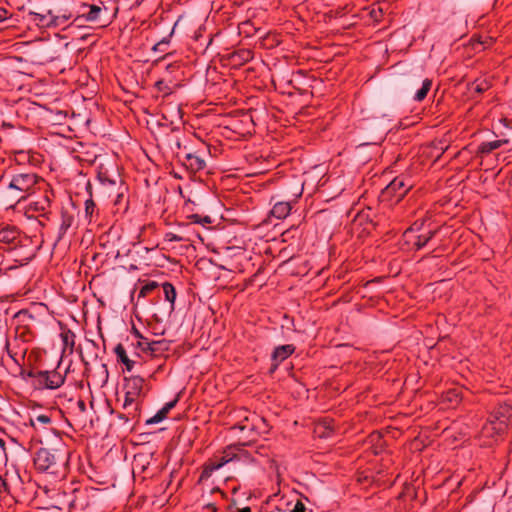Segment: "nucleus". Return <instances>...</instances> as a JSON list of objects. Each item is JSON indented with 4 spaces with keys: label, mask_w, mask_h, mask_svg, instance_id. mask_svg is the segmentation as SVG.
Returning a JSON list of instances; mask_svg holds the SVG:
<instances>
[{
    "label": "nucleus",
    "mask_w": 512,
    "mask_h": 512,
    "mask_svg": "<svg viewBox=\"0 0 512 512\" xmlns=\"http://www.w3.org/2000/svg\"><path fill=\"white\" fill-rule=\"evenodd\" d=\"M442 401L449 407L455 408L462 401V390L460 388L449 389L442 393Z\"/></svg>",
    "instance_id": "22"
},
{
    "label": "nucleus",
    "mask_w": 512,
    "mask_h": 512,
    "mask_svg": "<svg viewBox=\"0 0 512 512\" xmlns=\"http://www.w3.org/2000/svg\"><path fill=\"white\" fill-rule=\"evenodd\" d=\"M8 11L5 8L0 7V22L8 18Z\"/></svg>",
    "instance_id": "54"
},
{
    "label": "nucleus",
    "mask_w": 512,
    "mask_h": 512,
    "mask_svg": "<svg viewBox=\"0 0 512 512\" xmlns=\"http://www.w3.org/2000/svg\"><path fill=\"white\" fill-rule=\"evenodd\" d=\"M38 191L42 192V195H40L38 199L30 202L29 209L39 212L42 216H45L49 212L51 203L55 197L54 191L47 182L46 187L39 186L37 188V192Z\"/></svg>",
    "instance_id": "12"
},
{
    "label": "nucleus",
    "mask_w": 512,
    "mask_h": 512,
    "mask_svg": "<svg viewBox=\"0 0 512 512\" xmlns=\"http://www.w3.org/2000/svg\"><path fill=\"white\" fill-rule=\"evenodd\" d=\"M228 462L229 459H222L221 457L209 459L203 466L199 481L208 479L215 470L220 469Z\"/></svg>",
    "instance_id": "20"
},
{
    "label": "nucleus",
    "mask_w": 512,
    "mask_h": 512,
    "mask_svg": "<svg viewBox=\"0 0 512 512\" xmlns=\"http://www.w3.org/2000/svg\"><path fill=\"white\" fill-rule=\"evenodd\" d=\"M224 59L227 61V65L238 68L253 59V52L247 48H239L227 53Z\"/></svg>",
    "instance_id": "14"
},
{
    "label": "nucleus",
    "mask_w": 512,
    "mask_h": 512,
    "mask_svg": "<svg viewBox=\"0 0 512 512\" xmlns=\"http://www.w3.org/2000/svg\"><path fill=\"white\" fill-rule=\"evenodd\" d=\"M36 420L42 424H50L51 423V417L46 414H41L36 417Z\"/></svg>",
    "instance_id": "49"
},
{
    "label": "nucleus",
    "mask_w": 512,
    "mask_h": 512,
    "mask_svg": "<svg viewBox=\"0 0 512 512\" xmlns=\"http://www.w3.org/2000/svg\"><path fill=\"white\" fill-rule=\"evenodd\" d=\"M143 403L144 402H140V401H136V400H131V401H129V403H127L126 398H124L122 408L134 420V424H131L130 430H133L135 425L140 422Z\"/></svg>",
    "instance_id": "19"
},
{
    "label": "nucleus",
    "mask_w": 512,
    "mask_h": 512,
    "mask_svg": "<svg viewBox=\"0 0 512 512\" xmlns=\"http://www.w3.org/2000/svg\"><path fill=\"white\" fill-rule=\"evenodd\" d=\"M79 211L73 202L68 206H62L60 211V226L57 234V240H61L70 230L77 229L76 217Z\"/></svg>",
    "instance_id": "11"
},
{
    "label": "nucleus",
    "mask_w": 512,
    "mask_h": 512,
    "mask_svg": "<svg viewBox=\"0 0 512 512\" xmlns=\"http://www.w3.org/2000/svg\"><path fill=\"white\" fill-rule=\"evenodd\" d=\"M165 300L170 303L171 310H174V304L177 296L176 289L171 282H164L162 284Z\"/></svg>",
    "instance_id": "30"
},
{
    "label": "nucleus",
    "mask_w": 512,
    "mask_h": 512,
    "mask_svg": "<svg viewBox=\"0 0 512 512\" xmlns=\"http://www.w3.org/2000/svg\"><path fill=\"white\" fill-rule=\"evenodd\" d=\"M433 147L435 149L439 150L441 152L440 154H442L447 150L448 144H447L446 140H439V141L433 142Z\"/></svg>",
    "instance_id": "46"
},
{
    "label": "nucleus",
    "mask_w": 512,
    "mask_h": 512,
    "mask_svg": "<svg viewBox=\"0 0 512 512\" xmlns=\"http://www.w3.org/2000/svg\"><path fill=\"white\" fill-rule=\"evenodd\" d=\"M311 78L303 70L294 72L288 80V85L298 91L300 94H306L311 91Z\"/></svg>",
    "instance_id": "17"
},
{
    "label": "nucleus",
    "mask_w": 512,
    "mask_h": 512,
    "mask_svg": "<svg viewBox=\"0 0 512 512\" xmlns=\"http://www.w3.org/2000/svg\"><path fill=\"white\" fill-rule=\"evenodd\" d=\"M39 371L40 370H35V369H29V370L22 369L20 372V375H21L22 379H24V380L31 378V379H33V382H37V380H38L37 372H39Z\"/></svg>",
    "instance_id": "40"
},
{
    "label": "nucleus",
    "mask_w": 512,
    "mask_h": 512,
    "mask_svg": "<svg viewBox=\"0 0 512 512\" xmlns=\"http://www.w3.org/2000/svg\"><path fill=\"white\" fill-rule=\"evenodd\" d=\"M111 414H114L118 420L122 422V424L126 427H131L129 425L130 423L134 424V420L131 418V416L128 415L126 412H117L113 409H111Z\"/></svg>",
    "instance_id": "38"
},
{
    "label": "nucleus",
    "mask_w": 512,
    "mask_h": 512,
    "mask_svg": "<svg viewBox=\"0 0 512 512\" xmlns=\"http://www.w3.org/2000/svg\"><path fill=\"white\" fill-rule=\"evenodd\" d=\"M295 349L296 347L293 344H286L275 347L271 354V366L269 373L273 374L279 365L295 352Z\"/></svg>",
    "instance_id": "13"
},
{
    "label": "nucleus",
    "mask_w": 512,
    "mask_h": 512,
    "mask_svg": "<svg viewBox=\"0 0 512 512\" xmlns=\"http://www.w3.org/2000/svg\"><path fill=\"white\" fill-rule=\"evenodd\" d=\"M114 353L116 355L118 363L122 364L124 361H126L129 358L128 355H127L126 349H125V347L123 346L122 343H118L115 346Z\"/></svg>",
    "instance_id": "37"
},
{
    "label": "nucleus",
    "mask_w": 512,
    "mask_h": 512,
    "mask_svg": "<svg viewBox=\"0 0 512 512\" xmlns=\"http://www.w3.org/2000/svg\"><path fill=\"white\" fill-rule=\"evenodd\" d=\"M171 343L172 341L167 339H149L147 342H136L134 347L150 358H161L166 357V353L170 350Z\"/></svg>",
    "instance_id": "10"
},
{
    "label": "nucleus",
    "mask_w": 512,
    "mask_h": 512,
    "mask_svg": "<svg viewBox=\"0 0 512 512\" xmlns=\"http://www.w3.org/2000/svg\"><path fill=\"white\" fill-rule=\"evenodd\" d=\"M200 36H201V35H200V29H199V30L195 33V36H194L195 40H196V41H199Z\"/></svg>",
    "instance_id": "61"
},
{
    "label": "nucleus",
    "mask_w": 512,
    "mask_h": 512,
    "mask_svg": "<svg viewBox=\"0 0 512 512\" xmlns=\"http://www.w3.org/2000/svg\"><path fill=\"white\" fill-rule=\"evenodd\" d=\"M306 507L301 501H297L294 509L291 512H305Z\"/></svg>",
    "instance_id": "51"
},
{
    "label": "nucleus",
    "mask_w": 512,
    "mask_h": 512,
    "mask_svg": "<svg viewBox=\"0 0 512 512\" xmlns=\"http://www.w3.org/2000/svg\"><path fill=\"white\" fill-rule=\"evenodd\" d=\"M70 454L69 448L64 443L53 448L42 447L35 452L33 464L40 473L64 478L68 473Z\"/></svg>",
    "instance_id": "2"
},
{
    "label": "nucleus",
    "mask_w": 512,
    "mask_h": 512,
    "mask_svg": "<svg viewBox=\"0 0 512 512\" xmlns=\"http://www.w3.org/2000/svg\"><path fill=\"white\" fill-rule=\"evenodd\" d=\"M0 340L1 342L4 344V348L6 349L7 351V354L9 355L10 358L13 359V361L15 363H18V359H17V355L18 353L17 352H14L11 348H10V343H9V340H8V337H7V334L4 333L2 335H0Z\"/></svg>",
    "instance_id": "36"
},
{
    "label": "nucleus",
    "mask_w": 512,
    "mask_h": 512,
    "mask_svg": "<svg viewBox=\"0 0 512 512\" xmlns=\"http://www.w3.org/2000/svg\"><path fill=\"white\" fill-rule=\"evenodd\" d=\"M77 405H78L79 409H80L82 412H84V411L86 410V404H85L84 400H79V401L77 402Z\"/></svg>",
    "instance_id": "58"
},
{
    "label": "nucleus",
    "mask_w": 512,
    "mask_h": 512,
    "mask_svg": "<svg viewBox=\"0 0 512 512\" xmlns=\"http://www.w3.org/2000/svg\"><path fill=\"white\" fill-rule=\"evenodd\" d=\"M73 17V14L67 10V9H60L55 8L52 12V26L53 27H60L66 25L68 20H70Z\"/></svg>",
    "instance_id": "23"
},
{
    "label": "nucleus",
    "mask_w": 512,
    "mask_h": 512,
    "mask_svg": "<svg viewBox=\"0 0 512 512\" xmlns=\"http://www.w3.org/2000/svg\"><path fill=\"white\" fill-rule=\"evenodd\" d=\"M208 37H209V39H208V43H207V45H206L205 49H207V48L211 45V43H212V41H213V39H212L211 35H209Z\"/></svg>",
    "instance_id": "62"
},
{
    "label": "nucleus",
    "mask_w": 512,
    "mask_h": 512,
    "mask_svg": "<svg viewBox=\"0 0 512 512\" xmlns=\"http://www.w3.org/2000/svg\"><path fill=\"white\" fill-rule=\"evenodd\" d=\"M123 365H125V368L127 371H132V369L134 368V365H135V361L134 360H131L130 358H128L126 361H124L122 363Z\"/></svg>",
    "instance_id": "52"
},
{
    "label": "nucleus",
    "mask_w": 512,
    "mask_h": 512,
    "mask_svg": "<svg viewBox=\"0 0 512 512\" xmlns=\"http://www.w3.org/2000/svg\"><path fill=\"white\" fill-rule=\"evenodd\" d=\"M83 7L88 8L89 10L74 18L72 23L77 26H81L83 21H87L97 24L99 27H106L112 22L113 17L118 11V8L116 7L115 12L111 13L107 7L95 4H83Z\"/></svg>",
    "instance_id": "6"
},
{
    "label": "nucleus",
    "mask_w": 512,
    "mask_h": 512,
    "mask_svg": "<svg viewBox=\"0 0 512 512\" xmlns=\"http://www.w3.org/2000/svg\"><path fill=\"white\" fill-rule=\"evenodd\" d=\"M205 509L210 510L211 512H218V509L214 503L205 505Z\"/></svg>",
    "instance_id": "56"
},
{
    "label": "nucleus",
    "mask_w": 512,
    "mask_h": 512,
    "mask_svg": "<svg viewBox=\"0 0 512 512\" xmlns=\"http://www.w3.org/2000/svg\"><path fill=\"white\" fill-rule=\"evenodd\" d=\"M369 16L374 22H380L383 18L382 8L380 6L372 7Z\"/></svg>",
    "instance_id": "42"
},
{
    "label": "nucleus",
    "mask_w": 512,
    "mask_h": 512,
    "mask_svg": "<svg viewBox=\"0 0 512 512\" xmlns=\"http://www.w3.org/2000/svg\"><path fill=\"white\" fill-rule=\"evenodd\" d=\"M251 429L257 430L258 434H267L270 431V425L264 417L255 416Z\"/></svg>",
    "instance_id": "31"
},
{
    "label": "nucleus",
    "mask_w": 512,
    "mask_h": 512,
    "mask_svg": "<svg viewBox=\"0 0 512 512\" xmlns=\"http://www.w3.org/2000/svg\"><path fill=\"white\" fill-rule=\"evenodd\" d=\"M279 43V40L275 33L268 32L263 36H260V45L265 49H272Z\"/></svg>",
    "instance_id": "33"
},
{
    "label": "nucleus",
    "mask_w": 512,
    "mask_h": 512,
    "mask_svg": "<svg viewBox=\"0 0 512 512\" xmlns=\"http://www.w3.org/2000/svg\"><path fill=\"white\" fill-rule=\"evenodd\" d=\"M86 192L101 201L111 199L117 213H125L129 208L128 186L117 169L99 165L95 181L86 184Z\"/></svg>",
    "instance_id": "1"
},
{
    "label": "nucleus",
    "mask_w": 512,
    "mask_h": 512,
    "mask_svg": "<svg viewBox=\"0 0 512 512\" xmlns=\"http://www.w3.org/2000/svg\"><path fill=\"white\" fill-rule=\"evenodd\" d=\"M512 417V406L506 402L499 403L490 415L489 425L484 426V431L492 430L493 434L501 435L508 427Z\"/></svg>",
    "instance_id": "7"
},
{
    "label": "nucleus",
    "mask_w": 512,
    "mask_h": 512,
    "mask_svg": "<svg viewBox=\"0 0 512 512\" xmlns=\"http://www.w3.org/2000/svg\"><path fill=\"white\" fill-rule=\"evenodd\" d=\"M382 140H383L382 137H378L375 140H372L370 142L361 143L358 146L360 147V146L370 145V144H372V145H379L382 142Z\"/></svg>",
    "instance_id": "53"
},
{
    "label": "nucleus",
    "mask_w": 512,
    "mask_h": 512,
    "mask_svg": "<svg viewBox=\"0 0 512 512\" xmlns=\"http://www.w3.org/2000/svg\"><path fill=\"white\" fill-rule=\"evenodd\" d=\"M236 446H229L226 450L223 452V456H221L222 459H229V462L233 461L237 458V454L232 452V449H234Z\"/></svg>",
    "instance_id": "45"
},
{
    "label": "nucleus",
    "mask_w": 512,
    "mask_h": 512,
    "mask_svg": "<svg viewBox=\"0 0 512 512\" xmlns=\"http://www.w3.org/2000/svg\"><path fill=\"white\" fill-rule=\"evenodd\" d=\"M39 186L46 187V181L34 172H19L11 175L7 189L17 203L28 199Z\"/></svg>",
    "instance_id": "3"
},
{
    "label": "nucleus",
    "mask_w": 512,
    "mask_h": 512,
    "mask_svg": "<svg viewBox=\"0 0 512 512\" xmlns=\"http://www.w3.org/2000/svg\"><path fill=\"white\" fill-rule=\"evenodd\" d=\"M412 187L413 183L409 177L399 175L381 191V202H386L390 206L396 205L407 195Z\"/></svg>",
    "instance_id": "5"
},
{
    "label": "nucleus",
    "mask_w": 512,
    "mask_h": 512,
    "mask_svg": "<svg viewBox=\"0 0 512 512\" xmlns=\"http://www.w3.org/2000/svg\"><path fill=\"white\" fill-rule=\"evenodd\" d=\"M292 209V202L291 201H279L274 204L272 207L270 214L271 216L277 218V219H284L286 218Z\"/></svg>",
    "instance_id": "24"
},
{
    "label": "nucleus",
    "mask_w": 512,
    "mask_h": 512,
    "mask_svg": "<svg viewBox=\"0 0 512 512\" xmlns=\"http://www.w3.org/2000/svg\"><path fill=\"white\" fill-rule=\"evenodd\" d=\"M500 140H505V143H503V146L507 148V150L512 149V128L507 127L506 133H501Z\"/></svg>",
    "instance_id": "39"
},
{
    "label": "nucleus",
    "mask_w": 512,
    "mask_h": 512,
    "mask_svg": "<svg viewBox=\"0 0 512 512\" xmlns=\"http://www.w3.org/2000/svg\"><path fill=\"white\" fill-rule=\"evenodd\" d=\"M431 87H432V80L426 78L425 80H423L421 88L416 91L413 99L418 102L423 101L426 98Z\"/></svg>",
    "instance_id": "32"
},
{
    "label": "nucleus",
    "mask_w": 512,
    "mask_h": 512,
    "mask_svg": "<svg viewBox=\"0 0 512 512\" xmlns=\"http://www.w3.org/2000/svg\"><path fill=\"white\" fill-rule=\"evenodd\" d=\"M21 314L26 315V314H29V312H28L27 310H21V311H19V312L17 313V316H19V315H21Z\"/></svg>",
    "instance_id": "63"
},
{
    "label": "nucleus",
    "mask_w": 512,
    "mask_h": 512,
    "mask_svg": "<svg viewBox=\"0 0 512 512\" xmlns=\"http://www.w3.org/2000/svg\"><path fill=\"white\" fill-rule=\"evenodd\" d=\"M95 196H90L85 201L84 216L88 224L97 222L99 218V209L94 201Z\"/></svg>",
    "instance_id": "21"
},
{
    "label": "nucleus",
    "mask_w": 512,
    "mask_h": 512,
    "mask_svg": "<svg viewBox=\"0 0 512 512\" xmlns=\"http://www.w3.org/2000/svg\"><path fill=\"white\" fill-rule=\"evenodd\" d=\"M52 12H53V9L46 8V7H41L39 9V11H37L36 13H38V14H45V15H52Z\"/></svg>",
    "instance_id": "55"
},
{
    "label": "nucleus",
    "mask_w": 512,
    "mask_h": 512,
    "mask_svg": "<svg viewBox=\"0 0 512 512\" xmlns=\"http://www.w3.org/2000/svg\"><path fill=\"white\" fill-rule=\"evenodd\" d=\"M124 390L127 403L131 400L144 402L151 385L143 377L132 375L124 378Z\"/></svg>",
    "instance_id": "8"
},
{
    "label": "nucleus",
    "mask_w": 512,
    "mask_h": 512,
    "mask_svg": "<svg viewBox=\"0 0 512 512\" xmlns=\"http://www.w3.org/2000/svg\"><path fill=\"white\" fill-rule=\"evenodd\" d=\"M237 512H251V508L249 506H246L244 508L239 509Z\"/></svg>",
    "instance_id": "59"
},
{
    "label": "nucleus",
    "mask_w": 512,
    "mask_h": 512,
    "mask_svg": "<svg viewBox=\"0 0 512 512\" xmlns=\"http://www.w3.org/2000/svg\"><path fill=\"white\" fill-rule=\"evenodd\" d=\"M158 287H159V284L156 281H148L141 287L138 297L145 298L150 293H152L155 289H157Z\"/></svg>",
    "instance_id": "35"
},
{
    "label": "nucleus",
    "mask_w": 512,
    "mask_h": 512,
    "mask_svg": "<svg viewBox=\"0 0 512 512\" xmlns=\"http://www.w3.org/2000/svg\"><path fill=\"white\" fill-rule=\"evenodd\" d=\"M182 165L190 173H197L206 168V161L196 152H188L181 159Z\"/></svg>",
    "instance_id": "16"
},
{
    "label": "nucleus",
    "mask_w": 512,
    "mask_h": 512,
    "mask_svg": "<svg viewBox=\"0 0 512 512\" xmlns=\"http://www.w3.org/2000/svg\"><path fill=\"white\" fill-rule=\"evenodd\" d=\"M472 40H473V45L475 46L476 43L477 44H480V45H484V41L481 40V36L475 38V36L472 37Z\"/></svg>",
    "instance_id": "57"
},
{
    "label": "nucleus",
    "mask_w": 512,
    "mask_h": 512,
    "mask_svg": "<svg viewBox=\"0 0 512 512\" xmlns=\"http://www.w3.org/2000/svg\"><path fill=\"white\" fill-rule=\"evenodd\" d=\"M173 33V30L171 31V33L164 37L162 40H160L159 42H157L154 46H153V50L154 51H158V52H165V46H167L170 42V37Z\"/></svg>",
    "instance_id": "41"
},
{
    "label": "nucleus",
    "mask_w": 512,
    "mask_h": 512,
    "mask_svg": "<svg viewBox=\"0 0 512 512\" xmlns=\"http://www.w3.org/2000/svg\"><path fill=\"white\" fill-rule=\"evenodd\" d=\"M30 20L40 28H50L52 26V15L38 14L33 11L29 12Z\"/></svg>",
    "instance_id": "28"
},
{
    "label": "nucleus",
    "mask_w": 512,
    "mask_h": 512,
    "mask_svg": "<svg viewBox=\"0 0 512 512\" xmlns=\"http://www.w3.org/2000/svg\"><path fill=\"white\" fill-rule=\"evenodd\" d=\"M188 219L191 222L189 224H187V226H189L190 224L209 225V224H212L214 222V220L210 216H208V215L201 216L199 214H192V215L188 216Z\"/></svg>",
    "instance_id": "34"
},
{
    "label": "nucleus",
    "mask_w": 512,
    "mask_h": 512,
    "mask_svg": "<svg viewBox=\"0 0 512 512\" xmlns=\"http://www.w3.org/2000/svg\"><path fill=\"white\" fill-rule=\"evenodd\" d=\"M20 242V231L15 226L0 225V243L8 245V249H14Z\"/></svg>",
    "instance_id": "15"
},
{
    "label": "nucleus",
    "mask_w": 512,
    "mask_h": 512,
    "mask_svg": "<svg viewBox=\"0 0 512 512\" xmlns=\"http://www.w3.org/2000/svg\"><path fill=\"white\" fill-rule=\"evenodd\" d=\"M181 393L179 392L175 398L169 402H167L154 416L148 418L145 421L146 425H153L165 420L168 416V413L177 405L180 400Z\"/></svg>",
    "instance_id": "18"
},
{
    "label": "nucleus",
    "mask_w": 512,
    "mask_h": 512,
    "mask_svg": "<svg viewBox=\"0 0 512 512\" xmlns=\"http://www.w3.org/2000/svg\"><path fill=\"white\" fill-rule=\"evenodd\" d=\"M88 344L93 348L94 352L92 354V359L97 360L98 359V344L94 340H88Z\"/></svg>",
    "instance_id": "50"
},
{
    "label": "nucleus",
    "mask_w": 512,
    "mask_h": 512,
    "mask_svg": "<svg viewBox=\"0 0 512 512\" xmlns=\"http://www.w3.org/2000/svg\"><path fill=\"white\" fill-rule=\"evenodd\" d=\"M5 445H6V443H5L4 439L0 438V447L2 448V450H5Z\"/></svg>",
    "instance_id": "60"
},
{
    "label": "nucleus",
    "mask_w": 512,
    "mask_h": 512,
    "mask_svg": "<svg viewBox=\"0 0 512 512\" xmlns=\"http://www.w3.org/2000/svg\"><path fill=\"white\" fill-rule=\"evenodd\" d=\"M0 493H9V484L2 476H0Z\"/></svg>",
    "instance_id": "48"
},
{
    "label": "nucleus",
    "mask_w": 512,
    "mask_h": 512,
    "mask_svg": "<svg viewBox=\"0 0 512 512\" xmlns=\"http://www.w3.org/2000/svg\"><path fill=\"white\" fill-rule=\"evenodd\" d=\"M59 368L60 362L56 369L40 370L37 372L38 380L37 382H32L33 387L38 390H55L60 388L65 382L67 370L62 373L59 371Z\"/></svg>",
    "instance_id": "9"
},
{
    "label": "nucleus",
    "mask_w": 512,
    "mask_h": 512,
    "mask_svg": "<svg viewBox=\"0 0 512 512\" xmlns=\"http://www.w3.org/2000/svg\"><path fill=\"white\" fill-rule=\"evenodd\" d=\"M176 147H177L178 149H180V148L182 147V144H181V141H180V140H177V141H176Z\"/></svg>",
    "instance_id": "64"
},
{
    "label": "nucleus",
    "mask_w": 512,
    "mask_h": 512,
    "mask_svg": "<svg viewBox=\"0 0 512 512\" xmlns=\"http://www.w3.org/2000/svg\"><path fill=\"white\" fill-rule=\"evenodd\" d=\"M492 87V83L487 78H477L468 84L469 89H473L477 94H483Z\"/></svg>",
    "instance_id": "27"
},
{
    "label": "nucleus",
    "mask_w": 512,
    "mask_h": 512,
    "mask_svg": "<svg viewBox=\"0 0 512 512\" xmlns=\"http://www.w3.org/2000/svg\"><path fill=\"white\" fill-rule=\"evenodd\" d=\"M505 143V140H494V141H485L482 142L477 148V155H488L492 151L500 148Z\"/></svg>",
    "instance_id": "26"
},
{
    "label": "nucleus",
    "mask_w": 512,
    "mask_h": 512,
    "mask_svg": "<svg viewBox=\"0 0 512 512\" xmlns=\"http://www.w3.org/2000/svg\"><path fill=\"white\" fill-rule=\"evenodd\" d=\"M131 334L138 339L137 342H147L149 340V338L142 335L141 332L134 325L131 328Z\"/></svg>",
    "instance_id": "47"
},
{
    "label": "nucleus",
    "mask_w": 512,
    "mask_h": 512,
    "mask_svg": "<svg viewBox=\"0 0 512 512\" xmlns=\"http://www.w3.org/2000/svg\"><path fill=\"white\" fill-rule=\"evenodd\" d=\"M239 34L244 37H252L260 32V28H257L251 20H246L238 25Z\"/></svg>",
    "instance_id": "29"
},
{
    "label": "nucleus",
    "mask_w": 512,
    "mask_h": 512,
    "mask_svg": "<svg viewBox=\"0 0 512 512\" xmlns=\"http://www.w3.org/2000/svg\"><path fill=\"white\" fill-rule=\"evenodd\" d=\"M422 224H419L417 221L414 222L409 228H407L401 237L400 240V249L403 251H419L424 248L429 241L435 237L438 232L435 230H428L424 233H419L421 230Z\"/></svg>",
    "instance_id": "4"
},
{
    "label": "nucleus",
    "mask_w": 512,
    "mask_h": 512,
    "mask_svg": "<svg viewBox=\"0 0 512 512\" xmlns=\"http://www.w3.org/2000/svg\"><path fill=\"white\" fill-rule=\"evenodd\" d=\"M155 88L162 92L164 96H168L172 93V89L168 86V84L164 80H159L155 83Z\"/></svg>",
    "instance_id": "43"
},
{
    "label": "nucleus",
    "mask_w": 512,
    "mask_h": 512,
    "mask_svg": "<svg viewBox=\"0 0 512 512\" xmlns=\"http://www.w3.org/2000/svg\"><path fill=\"white\" fill-rule=\"evenodd\" d=\"M60 337L63 343L64 351L68 349L69 352L72 353L75 345V333L66 326H61Z\"/></svg>",
    "instance_id": "25"
},
{
    "label": "nucleus",
    "mask_w": 512,
    "mask_h": 512,
    "mask_svg": "<svg viewBox=\"0 0 512 512\" xmlns=\"http://www.w3.org/2000/svg\"><path fill=\"white\" fill-rule=\"evenodd\" d=\"M165 240L168 242H182V241H188L189 239L185 238L181 235H178V234H175L172 232H168L165 234Z\"/></svg>",
    "instance_id": "44"
}]
</instances>
